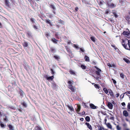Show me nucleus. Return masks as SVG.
I'll return each mask as SVG.
<instances>
[{
  "label": "nucleus",
  "mask_w": 130,
  "mask_h": 130,
  "mask_svg": "<svg viewBox=\"0 0 130 130\" xmlns=\"http://www.w3.org/2000/svg\"><path fill=\"white\" fill-rule=\"evenodd\" d=\"M109 6L111 8H114L115 7V6L114 4L112 3L109 5Z\"/></svg>",
  "instance_id": "obj_24"
},
{
  "label": "nucleus",
  "mask_w": 130,
  "mask_h": 130,
  "mask_svg": "<svg viewBox=\"0 0 130 130\" xmlns=\"http://www.w3.org/2000/svg\"><path fill=\"white\" fill-rule=\"evenodd\" d=\"M4 120L6 121H8V119L6 117H5V118L4 119Z\"/></svg>",
  "instance_id": "obj_46"
},
{
  "label": "nucleus",
  "mask_w": 130,
  "mask_h": 130,
  "mask_svg": "<svg viewBox=\"0 0 130 130\" xmlns=\"http://www.w3.org/2000/svg\"><path fill=\"white\" fill-rule=\"evenodd\" d=\"M95 73L98 76L100 75V72L98 71H96Z\"/></svg>",
  "instance_id": "obj_30"
},
{
  "label": "nucleus",
  "mask_w": 130,
  "mask_h": 130,
  "mask_svg": "<svg viewBox=\"0 0 130 130\" xmlns=\"http://www.w3.org/2000/svg\"><path fill=\"white\" fill-rule=\"evenodd\" d=\"M50 6L51 7V8H52L54 10H56V8L54 5H51Z\"/></svg>",
  "instance_id": "obj_23"
},
{
  "label": "nucleus",
  "mask_w": 130,
  "mask_h": 130,
  "mask_svg": "<svg viewBox=\"0 0 130 130\" xmlns=\"http://www.w3.org/2000/svg\"><path fill=\"white\" fill-rule=\"evenodd\" d=\"M123 115L125 117H127L128 116V113L127 111L124 110L123 112Z\"/></svg>",
  "instance_id": "obj_5"
},
{
  "label": "nucleus",
  "mask_w": 130,
  "mask_h": 130,
  "mask_svg": "<svg viewBox=\"0 0 130 130\" xmlns=\"http://www.w3.org/2000/svg\"><path fill=\"white\" fill-rule=\"evenodd\" d=\"M51 71L52 72V74H54L55 73V72L53 71L52 69H51Z\"/></svg>",
  "instance_id": "obj_40"
},
{
  "label": "nucleus",
  "mask_w": 130,
  "mask_h": 130,
  "mask_svg": "<svg viewBox=\"0 0 130 130\" xmlns=\"http://www.w3.org/2000/svg\"><path fill=\"white\" fill-rule=\"evenodd\" d=\"M2 26V24L0 22V27H1Z\"/></svg>",
  "instance_id": "obj_60"
},
{
  "label": "nucleus",
  "mask_w": 130,
  "mask_h": 130,
  "mask_svg": "<svg viewBox=\"0 0 130 130\" xmlns=\"http://www.w3.org/2000/svg\"><path fill=\"white\" fill-rule=\"evenodd\" d=\"M123 34L124 35H125V36H128L129 35V33L128 32L125 31H124L123 32Z\"/></svg>",
  "instance_id": "obj_14"
},
{
  "label": "nucleus",
  "mask_w": 130,
  "mask_h": 130,
  "mask_svg": "<svg viewBox=\"0 0 130 130\" xmlns=\"http://www.w3.org/2000/svg\"><path fill=\"white\" fill-rule=\"evenodd\" d=\"M112 80H113V83H114V84H116V81L115 80H114L113 79H112Z\"/></svg>",
  "instance_id": "obj_43"
},
{
  "label": "nucleus",
  "mask_w": 130,
  "mask_h": 130,
  "mask_svg": "<svg viewBox=\"0 0 130 130\" xmlns=\"http://www.w3.org/2000/svg\"><path fill=\"white\" fill-rule=\"evenodd\" d=\"M121 105L123 106H125V103L124 102L122 103H121Z\"/></svg>",
  "instance_id": "obj_48"
},
{
  "label": "nucleus",
  "mask_w": 130,
  "mask_h": 130,
  "mask_svg": "<svg viewBox=\"0 0 130 130\" xmlns=\"http://www.w3.org/2000/svg\"><path fill=\"white\" fill-rule=\"evenodd\" d=\"M73 80L70 81L69 80L68 82V83L69 84V85H72L73 84Z\"/></svg>",
  "instance_id": "obj_17"
},
{
  "label": "nucleus",
  "mask_w": 130,
  "mask_h": 130,
  "mask_svg": "<svg viewBox=\"0 0 130 130\" xmlns=\"http://www.w3.org/2000/svg\"><path fill=\"white\" fill-rule=\"evenodd\" d=\"M106 13L107 14V13H109V11H106Z\"/></svg>",
  "instance_id": "obj_62"
},
{
  "label": "nucleus",
  "mask_w": 130,
  "mask_h": 130,
  "mask_svg": "<svg viewBox=\"0 0 130 130\" xmlns=\"http://www.w3.org/2000/svg\"><path fill=\"white\" fill-rule=\"evenodd\" d=\"M74 47H75V48H76L77 49H79V47H78V46H77L76 45V44H74Z\"/></svg>",
  "instance_id": "obj_38"
},
{
  "label": "nucleus",
  "mask_w": 130,
  "mask_h": 130,
  "mask_svg": "<svg viewBox=\"0 0 130 130\" xmlns=\"http://www.w3.org/2000/svg\"><path fill=\"white\" fill-rule=\"evenodd\" d=\"M54 77V76H52L48 77L47 76L46 77V78L47 79V80H52L53 79Z\"/></svg>",
  "instance_id": "obj_10"
},
{
  "label": "nucleus",
  "mask_w": 130,
  "mask_h": 130,
  "mask_svg": "<svg viewBox=\"0 0 130 130\" xmlns=\"http://www.w3.org/2000/svg\"><path fill=\"white\" fill-rule=\"evenodd\" d=\"M80 50L81 51H82L83 52H84L85 51V50L82 48H80Z\"/></svg>",
  "instance_id": "obj_44"
},
{
  "label": "nucleus",
  "mask_w": 130,
  "mask_h": 130,
  "mask_svg": "<svg viewBox=\"0 0 130 130\" xmlns=\"http://www.w3.org/2000/svg\"><path fill=\"white\" fill-rule=\"evenodd\" d=\"M130 18V17L129 16H126L125 17V19L126 20H129Z\"/></svg>",
  "instance_id": "obj_34"
},
{
  "label": "nucleus",
  "mask_w": 130,
  "mask_h": 130,
  "mask_svg": "<svg viewBox=\"0 0 130 130\" xmlns=\"http://www.w3.org/2000/svg\"><path fill=\"white\" fill-rule=\"evenodd\" d=\"M110 119H111L113 120V119H114V117H111L110 118Z\"/></svg>",
  "instance_id": "obj_57"
},
{
  "label": "nucleus",
  "mask_w": 130,
  "mask_h": 130,
  "mask_svg": "<svg viewBox=\"0 0 130 130\" xmlns=\"http://www.w3.org/2000/svg\"><path fill=\"white\" fill-rule=\"evenodd\" d=\"M68 107L70 110L74 111V109L72 106H68Z\"/></svg>",
  "instance_id": "obj_18"
},
{
  "label": "nucleus",
  "mask_w": 130,
  "mask_h": 130,
  "mask_svg": "<svg viewBox=\"0 0 130 130\" xmlns=\"http://www.w3.org/2000/svg\"><path fill=\"white\" fill-rule=\"evenodd\" d=\"M30 20L32 22H34V20L33 18H31Z\"/></svg>",
  "instance_id": "obj_53"
},
{
  "label": "nucleus",
  "mask_w": 130,
  "mask_h": 130,
  "mask_svg": "<svg viewBox=\"0 0 130 130\" xmlns=\"http://www.w3.org/2000/svg\"><path fill=\"white\" fill-rule=\"evenodd\" d=\"M77 107H78V108L76 110V111H77V112H79L80 109V107L79 105H78Z\"/></svg>",
  "instance_id": "obj_21"
},
{
  "label": "nucleus",
  "mask_w": 130,
  "mask_h": 130,
  "mask_svg": "<svg viewBox=\"0 0 130 130\" xmlns=\"http://www.w3.org/2000/svg\"><path fill=\"white\" fill-rule=\"evenodd\" d=\"M86 125L91 130L92 129V128L91 127V125L89 124V123H86Z\"/></svg>",
  "instance_id": "obj_8"
},
{
  "label": "nucleus",
  "mask_w": 130,
  "mask_h": 130,
  "mask_svg": "<svg viewBox=\"0 0 130 130\" xmlns=\"http://www.w3.org/2000/svg\"><path fill=\"white\" fill-rule=\"evenodd\" d=\"M116 95L117 97H118L119 96V93H117V94H116Z\"/></svg>",
  "instance_id": "obj_50"
},
{
  "label": "nucleus",
  "mask_w": 130,
  "mask_h": 130,
  "mask_svg": "<svg viewBox=\"0 0 130 130\" xmlns=\"http://www.w3.org/2000/svg\"><path fill=\"white\" fill-rule=\"evenodd\" d=\"M107 65L110 67H112V66H114L113 65H111L110 63H107Z\"/></svg>",
  "instance_id": "obj_39"
},
{
  "label": "nucleus",
  "mask_w": 130,
  "mask_h": 130,
  "mask_svg": "<svg viewBox=\"0 0 130 130\" xmlns=\"http://www.w3.org/2000/svg\"><path fill=\"white\" fill-rule=\"evenodd\" d=\"M122 44L126 49L130 50V40H123Z\"/></svg>",
  "instance_id": "obj_1"
},
{
  "label": "nucleus",
  "mask_w": 130,
  "mask_h": 130,
  "mask_svg": "<svg viewBox=\"0 0 130 130\" xmlns=\"http://www.w3.org/2000/svg\"><path fill=\"white\" fill-rule=\"evenodd\" d=\"M85 113V112L84 111H83V112H82L83 114H84Z\"/></svg>",
  "instance_id": "obj_61"
},
{
  "label": "nucleus",
  "mask_w": 130,
  "mask_h": 130,
  "mask_svg": "<svg viewBox=\"0 0 130 130\" xmlns=\"http://www.w3.org/2000/svg\"><path fill=\"white\" fill-rule=\"evenodd\" d=\"M94 86L96 88H99V85L96 84H95Z\"/></svg>",
  "instance_id": "obj_35"
},
{
  "label": "nucleus",
  "mask_w": 130,
  "mask_h": 130,
  "mask_svg": "<svg viewBox=\"0 0 130 130\" xmlns=\"http://www.w3.org/2000/svg\"><path fill=\"white\" fill-rule=\"evenodd\" d=\"M34 28L35 29H37V27L36 26H34Z\"/></svg>",
  "instance_id": "obj_55"
},
{
  "label": "nucleus",
  "mask_w": 130,
  "mask_h": 130,
  "mask_svg": "<svg viewBox=\"0 0 130 130\" xmlns=\"http://www.w3.org/2000/svg\"><path fill=\"white\" fill-rule=\"evenodd\" d=\"M59 23H61L62 24H64V22L63 21L61 20H59Z\"/></svg>",
  "instance_id": "obj_36"
},
{
  "label": "nucleus",
  "mask_w": 130,
  "mask_h": 130,
  "mask_svg": "<svg viewBox=\"0 0 130 130\" xmlns=\"http://www.w3.org/2000/svg\"><path fill=\"white\" fill-rule=\"evenodd\" d=\"M103 2H104L103 1H101L100 2V4L101 5H102L103 4Z\"/></svg>",
  "instance_id": "obj_49"
},
{
  "label": "nucleus",
  "mask_w": 130,
  "mask_h": 130,
  "mask_svg": "<svg viewBox=\"0 0 130 130\" xmlns=\"http://www.w3.org/2000/svg\"><path fill=\"white\" fill-rule=\"evenodd\" d=\"M108 106L110 109H112L113 107V105L110 102H108Z\"/></svg>",
  "instance_id": "obj_4"
},
{
  "label": "nucleus",
  "mask_w": 130,
  "mask_h": 130,
  "mask_svg": "<svg viewBox=\"0 0 130 130\" xmlns=\"http://www.w3.org/2000/svg\"><path fill=\"white\" fill-rule=\"evenodd\" d=\"M2 8L0 6V11L2 10Z\"/></svg>",
  "instance_id": "obj_64"
},
{
  "label": "nucleus",
  "mask_w": 130,
  "mask_h": 130,
  "mask_svg": "<svg viewBox=\"0 0 130 130\" xmlns=\"http://www.w3.org/2000/svg\"><path fill=\"white\" fill-rule=\"evenodd\" d=\"M57 87V85L55 84H53L52 87L55 89H56Z\"/></svg>",
  "instance_id": "obj_9"
},
{
  "label": "nucleus",
  "mask_w": 130,
  "mask_h": 130,
  "mask_svg": "<svg viewBox=\"0 0 130 130\" xmlns=\"http://www.w3.org/2000/svg\"><path fill=\"white\" fill-rule=\"evenodd\" d=\"M52 41L55 43H56V41H57V40L53 38L52 39Z\"/></svg>",
  "instance_id": "obj_32"
},
{
  "label": "nucleus",
  "mask_w": 130,
  "mask_h": 130,
  "mask_svg": "<svg viewBox=\"0 0 130 130\" xmlns=\"http://www.w3.org/2000/svg\"><path fill=\"white\" fill-rule=\"evenodd\" d=\"M96 79H97V80H99V77H97L96 78Z\"/></svg>",
  "instance_id": "obj_63"
},
{
  "label": "nucleus",
  "mask_w": 130,
  "mask_h": 130,
  "mask_svg": "<svg viewBox=\"0 0 130 130\" xmlns=\"http://www.w3.org/2000/svg\"><path fill=\"white\" fill-rule=\"evenodd\" d=\"M106 125L108 128L110 129L112 128V126L109 123H107Z\"/></svg>",
  "instance_id": "obj_16"
},
{
  "label": "nucleus",
  "mask_w": 130,
  "mask_h": 130,
  "mask_svg": "<svg viewBox=\"0 0 130 130\" xmlns=\"http://www.w3.org/2000/svg\"><path fill=\"white\" fill-rule=\"evenodd\" d=\"M0 125L2 127H4V125L2 123H1Z\"/></svg>",
  "instance_id": "obj_42"
},
{
  "label": "nucleus",
  "mask_w": 130,
  "mask_h": 130,
  "mask_svg": "<svg viewBox=\"0 0 130 130\" xmlns=\"http://www.w3.org/2000/svg\"><path fill=\"white\" fill-rule=\"evenodd\" d=\"M94 67L95 68H96L97 69V70H98V71H99V72H101V70H100V69H99L96 66H95Z\"/></svg>",
  "instance_id": "obj_31"
},
{
  "label": "nucleus",
  "mask_w": 130,
  "mask_h": 130,
  "mask_svg": "<svg viewBox=\"0 0 130 130\" xmlns=\"http://www.w3.org/2000/svg\"><path fill=\"white\" fill-rule=\"evenodd\" d=\"M8 127H9L10 130H14L13 128V127L11 125H9Z\"/></svg>",
  "instance_id": "obj_20"
},
{
  "label": "nucleus",
  "mask_w": 130,
  "mask_h": 130,
  "mask_svg": "<svg viewBox=\"0 0 130 130\" xmlns=\"http://www.w3.org/2000/svg\"><path fill=\"white\" fill-rule=\"evenodd\" d=\"M83 103L84 104L85 106L86 107H88V106H86V103Z\"/></svg>",
  "instance_id": "obj_58"
},
{
  "label": "nucleus",
  "mask_w": 130,
  "mask_h": 130,
  "mask_svg": "<svg viewBox=\"0 0 130 130\" xmlns=\"http://www.w3.org/2000/svg\"><path fill=\"white\" fill-rule=\"evenodd\" d=\"M123 60L127 63H130V61L127 59L126 58H123Z\"/></svg>",
  "instance_id": "obj_11"
},
{
  "label": "nucleus",
  "mask_w": 130,
  "mask_h": 130,
  "mask_svg": "<svg viewBox=\"0 0 130 130\" xmlns=\"http://www.w3.org/2000/svg\"><path fill=\"white\" fill-rule=\"evenodd\" d=\"M98 130H104V128L102 127L98 126Z\"/></svg>",
  "instance_id": "obj_22"
},
{
  "label": "nucleus",
  "mask_w": 130,
  "mask_h": 130,
  "mask_svg": "<svg viewBox=\"0 0 130 130\" xmlns=\"http://www.w3.org/2000/svg\"><path fill=\"white\" fill-rule=\"evenodd\" d=\"M109 92L110 95L112 96V97H113L114 96V95L113 94V92L111 91V90H110L109 91Z\"/></svg>",
  "instance_id": "obj_13"
},
{
  "label": "nucleus",
  "mask_w": 130,
  "mask_h": 130,
  "mask_svg": "<svg viewBox=\"0 0 130 130\" xmlns=\"http://www.w3.org/2000/svg\"><path fill=\"white\" fill-rule=\"evenodd\" d=\"M28 44L26 42H25L23 44L24 46L25 47H27L28 46Z\"/></svg>",
  "instance_id": "obj_27"
},
{
  "label": "nucleus",
  "mask_w": 130,
  "mask_h": 130,
  "mask_svg": "<svg viewBox=\"0 0 130 130\" xmlns=\"http://www.w3.org/2000/svg\"><path fill=\"white\" fill-rule=\"evenodd\" d=\"M68 87L72 91L74 92L75 91V87H74L72 85H69Z\"/></svg>",
  "instance_id": "obj_2"
},
{
  "label": "nucleus",
  "mask_w": 130,
  "mask_h": 130,
  "mask_svg": "<svg viewBox=\"0 0 130 130\" xmlns=\"http://www.w3.org/2000/svg\"><path fill=\"white\" fill-rule=\"evenodd\" d=\"M125 93L126 94H130V91H127Z\"/></svg>",
  "instance_id": "obj_52"
},
{
  "label": "nucleus",
  "mask_w": 130,
  "mask_h": 130,
  "mask_svg": "<svg viewBox=\"0 0 130 130\" xmlns=\"http://www.w3.org/2000/svg\"><path fill=\"white\" fill-rule=\"evenodd\" d=\"M90 107L92 109H95L96 108V107L95 106L92 104H90Z\"/></svg>",
  "instance_id": "obj_6"
},
{
  "label": "nucleus",
  "mask_w": 130,
  "mask_h": 130,
  "mask_svg": "<svg viewBox=\"0 0 130 130\" xmlns=\"http://www.w3.org/2000/svg\"><path fill=\"white\" fill-rule=\"evenodd\" d=\"M70 73L71 74H72L75 75V72L73 71L70 70Z\"/></svg>",
  "instance_id": "obj_28"
},
{
  "label": "nucleus",
  "mask_w": 130,
  "mask_h": 130,
  "mask_svg": "<svg viewBox=\"0 0 130 130\" xmlns=\"http://www.w3.org/2000/svg\"><path fill=\"white\" fill-rule=\"evenodd\" d=\"M9 0H5V5L8 7L9 8L10 5V3L9 2Z\"/></svg>",
  "instance_id": "obj_3"
},
{
  "label": "nucleus",
  "mask_w": 130,
  "mask_h": 130,
  "mask_svg": "<svg viewBox=\"0 0 130 130\" xmlns=\"http://www.w3.org/2000/svg\"><path fill=\"white\" fill-rule=\"evenodd\" d=\"M54 57L55 58H56V59H57V58H58L57 57H56V56H54Z\"/></svg>",
  "instance_id": "obj_59"
},
{
  "label": "nucleus",
  "mask_w": 130,
  "mask_h": 130,
  "mask_svg": "<svg viewBox=\"0 0 130 130\" xmlns=\"http://www.w3.org/2000/svg\"><path fill=\"white\" fill-rule=\"evenodd\" d=\"M78 9V7H76L75 8V10L76 11H77V10Z\"/></svg>",
  "instance_id": "obj_56"
},
{
  "label": "nucleus",
  "mask_w": 130,
  "mask_h": 130,
  "mask_svg": "<svg viewBox=\"0 0 130 130\" xmlns=\"http://www.w3.org/2000/svg\"><path fill=\"white\" fill-rule=\"evenodd\" d=\"M103 90L105 92V93H106V94H107L108 93V91L106 89V88H104L103 89Z\"/></svg>",
  "instance_id": "obj_26"
},
{
  "label": "nucleus",
  "mask_w": 130,
  "mask_h": 130,
  "mask_svg": "<svg viewBox=\"0 0 130 130\" xmlns=\"http://www.w3.org/2000/svg\"><path fill=\"white\" fill-rule=\"evenodd\" d=\"M85 119L88 122H89L90 120V117L88 116H87L86 117Z\"/></svg>",
  "instance_id": "obj_15"
},
{
  "label": "nucleus",
  "mask_w": 130,
  "mask_h": 130,
  "mask_svg": "<svg viewBox=\"0 0 130 130\" xmlns=\"http://www.w3.org/2000/svg\"><path fill=\"white\" fill-rule=\"evenodd\" d=\"M36 128H37V129H38V130H41V129L40 128H39L37 127H36Z\"/></svg>",
  "instance_id": "obj_47"
},
{
  "label": "nucleus",
  "mask_w": 130,
  "mask_h": 130,
  "mask_svg": "<svg viewBox=\"0 0 130 130\" xmlns=\"http://www.w3.org/2000/svg\"><path fill=\"white\" fill-rule=\"evenodd\" d=\"M85 59L86 61L88 62L89 61V57L87 56H85Z\"/></svg>",
  "instance_id": "obj_12"
},
{
  "label": "nucleus",
  "mask_w": 130,
  "mask_h": 130,
  "mask_svg": "<svg viewBox=\"0 0 130 130\" xmlns=\"http://www.w3.org/2000/svg\"><path fill=\"white\" fill-rule=\"evenodd\" d=\"M127 106L128 108L129 109H130V103H128Z\"/></svg>",
  "instance_id": "obj_45"
},
{
  "label": "nucleus",
  "mask_w": 130,
  "mask_h": 130,
  "mask_svg": "<svg viewBox=\"0 0 130 130\" xmlns=\"http://www.w3.org/2000/svg\"><path fill=\"white\" fill-rule=\"evenodd\" d=\"M45 22L47 24H49L51 26H53L52 24H51V22L50 21L49 19H47L45 20Z\"/></svg>",
  "instance_id": "obj_7"
},
{
  "label": "nucleus",
  "mask_w": 130,
  "mask_h": 130,
  "mask_svg": "<svg viewBox=\"0 0 130 130\" xmlns=\"http://www.w3.org/2000/svg\"><path fill=\"white\" fill-rule=\"evenodd\" d=\"M90 39L91 40L94 42H95V38L93 36H92L91 37Z\"/></svg>",
  "instance_id": "obj_19"
},
{
  "label": "nucleus",
  "mask_w": 130,
  "mask_h": 130,
  "mask_svg": "<svg viewBox=\"0 0 130 130\" xmlns=\"http://www.w3.org/2000/svg\"><path fill=\"white\" fill-rule=\"evenodd\" d=\"M117 128L118 130H121V127L118 125L117 126Z\"/></svg>",
  "instance_id": "obj_37"
},
{
  "label": "nucleus",
  "mask_w": 130,
  "mask_h": 130,
  "mask_svg": "<svg viewBox=\"0 0 130 130\" xmlns=\"http://www.w3.org/2000/svg\"><path fill=\"white\" fill-rule=\"evenodd\" d=\"M22 105L24 107H26L27 106L26 104L24 102L23 103Z\"/></svg>",
  "instance_id": "obj_33"
},
{
  "label": "nucleus",
  "mask_w": 130,
  "mask_h": 130,
  "mask_svg": "<svg viewBox=\"0 0 130 130\" xmlns=\"http://www.w3.org/2000/svg\"><path fill=\"white\" fill-rule=\"evenodd\" d=\"M23 94H24L23 92L22 91H21V95H23Z\"/></svg>",
  "instance_id": "obj_51"
},
{
  "label": "nucleus",
  "mask_w": 130,
  "mask_h": 130,
  "mask_svg": "<svg viewBox=\"0 0 130 130\" xmlns=\"http://www.w3.org/2000/svg\"><path fill=\"white\" fill-rule=\"evenodd\" d=\"M81 67L83 69H86L87 68V67L86 66L83 65H81Z\"/></svg>",
  "instance_id": "obj_25"
},
{
  "label": "nucleus",
  "mask_w": 130,
  "mask_h": 130,
  "mask_svg": "<svg viewBox=\"0 0 130 130\" xmlns=\"http://www.w3.org/2000/svg\"><path fill=\"white\" fill-rule=\"evenodd\" d=\"M84 120V119L83 118H81L80 119V120L81 121H83Z\"/></svg>",
  "instance_id": "obj_54"
},
{
  "label": "nucleus",
  "mask_w": 130,
  "mask_h": 130,
  "mask_svg": "<svg viewBox=\"0 0 130 130\" xmlns=\"http://www.w3.org/2000/svg\"><path fill=\"white\" fill-rule=\"evenodd\" d=\"M113 14L114 15L115 17L116 18H117L118 17V16L117 15V14H116V13L115 12H113Z\"/></svg>",
  "instance_id": "obj_41"
},
{
  "label": "nucleus",
  "mask_w": 130,
  "mask_h": 130,
  "mask_svg": "<svg viewBox=\"0 0 130 130\" xmlns=\"http://www.w3.org/2000/svg\"><path fill=\"white\" fill-rule=\"evenodd\" d=\"M120 76L122 78H124V74L123 73H121L120 74Z\"/></svg>",
  "instance_id": "obj_29"
}]
</instances>
